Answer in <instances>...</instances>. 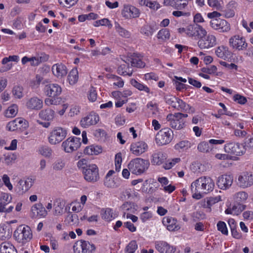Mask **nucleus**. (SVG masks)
Returning a JSON list of instances; mask_svg holds the SVG:
<instances>
[{
    "label": "nucleus",
    "mask_w": 253,
    "mask_h": 253,
    "mask_svg": "<svg viewBox=\"0 0 253 253\" xmlns=\"http://www.w3.org/2000/svg\"><path fill=\"white\" fill-rule=\"evenodd\" d=\"M214 187V181L211 177L201 176L191 184L190 190L192 197L197 200L200 199L204 194L212 191Z\"/></svg>",
    "instance_id": "obj_1"
},
{
    "label": "nucleus",
    "mask_w": 253,
    "mask_h": 253,
    "mask_svg": "<svg viewBox=\"0 0 253 253\" xmlns=\"http://www.w3.org/2000/svg\"><path fill=\"white\" fill-rule=\"evenodd\" d=\"M217 44L216 36L209 33L205 28L197 41V46L200 49H209L214 47Z\"/></svg>",
    "instance_id": "obj_2"
},
{
    "label": "nucleus",
    "mask_w": 253,
    "mask_h": 253,
    "mask_svg": "<svg viewBox=\"0 0 253 253\" xmlns=\"http://www.w3.org/2000/svg\"><path fill=\"white\" fill-rule=\"evenodd\" d=\"M205 28L198 24L191 23L185 27H180L177 29V32L189 38L198 40Z\"/></svg>",
    "instance_id": "obj_3"
},
{
    "label": "nucleus",
    "mask_w": 253,
    "mask_h": 253,
    "mask_svg": "<svg viewBox=\"0 0 253 253\" xmlns=\"http://www.w3.org/2000/svg\"><path fill=\"white\" fill-rule=\"evenodd\" d=\"M149 163L142 158H136L131 160L127 164V168L130 171L135 175H141L148 168Z\"/></svg>",
    "instance_id": "obj_4"
},
{
    "label": "nucleus",
    "mask_w": 253,
    "mask_h": 253,
    "mask_svg": "<svg viewBox=\"0 0 253 253\" xmlns=\"http://www.w3.org/2000/svg\"><path fill=\"white\" fill-rule=\"evenodd\" d=\"M67 131L61 126H55L49 132L47 139L49 144L56 145L60 144L66 137Z\"/></svg>",
    "instance_id": "obj_5"
},
{
    "label": "nucleus",
    "mask_w": 253,
    "mask_h": 253,
    "mask_svg": "<svg viewBox=\"0 0 253 253\" xmlns=\"http://www.w3.org/2000/svg\"><path fill=\"white\" fill-rule=\"evenodd\" d=\"M13 236L18 243L24 244L31 240L33 234L29 226L20 225L14 232Z\"/></svg>",
    "instance_id": "obj_6"
},
{
    "label": "nucleus",
    "mask_w": 253,
    "mask_h": 253,
    "mask_svg": "<svg viewBox=\"0 0 253 253\" xmlns=\"http://www.w3.org/2000/svg\"><path fill=\"white\" fill-rule=\"evenodd\" d=\"M81 146L80 138L71 136L62 142L61 147L65 153L71 154L78 150Z\"/></svg>",
    "instance_id": "obj_7"
},
{
    "label": "nucleus",
    "mask_w": 253,
    "mask_h": 253,
    "mask_svg": "<svg viewBox=\"0 0 253 253\" xmlns=\"http://www.w3.org/2000/svg\"><path fill=\"white\" fill-rule=\"evenodd\" d=\"M173 139V131L168 127L159 130L156 135L155 142L157 145L163 146L169 143Z\"/></svg>",
    "instance_id": "obj_8"
},
{
    "label": "nucleus",
    "mask_w": 253,
    "mask_h": 253,
    "mask_svg": "<svg viewBox=\"0 0 253 253\" xmlns=\"http://www.w3.org/2000/svg\"><path fill=\"white\" fill-rule=\"evenodd\" d=\"M229 45L234 50L244 51L248 47L246 39L242 36L235 35L229 39Z\"/></svg>",
    "instance_id": "obj_9"
},
{
    "label": "nucleus",
    "mask_w": 253,
    "mask_h": 253,
    "mask_svg": "<svg viewBox=\"0 0 253 253\" xmlns=\"http://www.w3.org/2000/svg\"><path fill=\"white\" fill-rule=\"evenodd\" d=\"M84 179L88 182H95L99 179V169L95 164H88L83 170Z\"/></svg>",
    "instance_id": "obj_10"
},
{
    "label": "nucleus",
    "mask_w": 253,
    "mask_h": 253,
    "mask_svg": "<svg viewBox=\"0 0 253 253\" xmlns=\"http://www.w3.org/2000/svg\"><path fill=\"white\" fill-rule=\"evenodd\" d=\"M166 102L174 108L177 110L186 111L188 108L192 109L190 106L186 104L181 99L171 95H167L165 97Z\"/></svg>",
    "instance_id": "obj_11"
},
{
    "label": "nucleus",
    "mask_w": 253,
    "mask_h": 253,
    "mask_svg": "<svg viewBox=\"0 0 253 253\" xmlns=\"http://www.w3.org/2000/svg\"><path fill=\"white\" fill-rule=\"evenodd\" d=\"M73 249L74 253H93L95 247L88 241L81 240L76 243Z\"/></svg>",
    "instance_id": "obj_12"
},
{
    "label": "nucleus",
    "mask_w": 253,
    "mask_h": 253,
    "mask_svg": "<svg viewBox=\"0 0 253 253\" xmlns=\"http://www.w3.org/2000/svg\"><path fill=\"white\" fill-rule=\"evenodd\" d=\"M121 14L126 19H131L138 17L140 14L139 9L129 4H125L121 10Z\"/></svg>",
    "instance_id": "obj_13"
},
{
    "label": "nucleus",
    "mask_w": 253,
    "mask_h": 253,
    "mask_svg": "<svg viewBox=\"0 0 253 253\" xmlns=\"http://www.w3.org/2000/svg\"><path fill=\"white\" fill-rule=\"evenodd\" d=\"M238 185L243 189L247 188L253 185V173L245 171L240 173L237 178Z\"/></svg>",
    "instance_id": "obj_14"
},
{
    "label": "nucleus",
    "mask_w": 253,
    "mask_h": 253,
    "mask_svg": "<svg viewBox=\"0 0 253 253\" xmlns=\"http://www.w3.org/2000/svg\"><path fill=\"white\" fill-rule=\"evenodd\" d=\"M149 146L144 141H139L133 142L130 146V151L136 156H141L148 150Z\"/></svg>",
    "instance_id": "obj_15"
},
{
    "label": "nucleus",
    "mask_w": 253,
    "mask_h": 253,
    "mask_svg": "<svg viewBox=\"0 0 253 253\" xmlns=\"http://www.w3.org/2000/svg\"><path fill=\"white\" fill-rule=\"evenodd\" d=\"M210 25L213 30L219 32L226 33L230 30V24L226 20L220 18L211 20Z\"/></svg>",
    "instance_id": "obj_16"
},
{
    "label": "nucleus",
    "mask_w": 253,
    "mask_h": 253,
    "mask_svg": "<svg viewBox=\"0 0 253 253\" xmlns=\"http://www.w3.org/2000/svg\"><path fill=\"white\" fill-rule=\"evenodd\" d=\"M224 150L228 153L236 155H241L245 153V146L239 143L230 142L226 144L224 147Z\"/></svg>",
    "instance_id": "obj_17"
},
{
    "label": "nucleus",
    "mask_w": 253,
    "mask_h": 253,
    "mask_svg": "<svg viewBox=\"0 0 253 253\" xmlns=\"http://www.w3.org/2000/svg\"><path fill=\"white\" fill-rule=\"evenodd\" d=\"M99 121V115L94 112H91L86 116L83 117L81 120L80 124L82 127L87 128L91 126L95 125Z\"/></svg>",
    "instance_id": "obj_18"
},
{
    "label": "nucleus",
    "mask_w": 253,
    "mask_h": 253,
    "mask_svg": "<svg viewBox=\"0 0 253 253\" xmlns=\"http://www.w3.org/2000/svg\"><path fill=\"white\" fill-rule=\"evenodd\" d=\"M233 179V176L231 174H222L218 177L216 184L219 189L223 190H227L232 186Z\"/></svg>",
    "instance_id": "obj_19"
},
{
    "label": "nucleus",
    "mask_w": 253,
    "mask_h": 253,
    "mask_svg": "<svg viewBox=\"0 0 253 253\" xmlns=\"http://www.w3.org/2000/svg\"><path fill=\"white\" fill-rule=\"evenodd\" d=\"M167 119L169 122L170 126L176 129H180L184 126V123L182 120V113H177L175 115L169 114Z\"/></svg>",
    "instance_id": "obj_20"
},
{
    "label": "nucleus",
    "mask_w": 253,
    "mask_h": 253,
    "mask_svg": "<svg viewBox=\"0 0 253 253\" xmlns=\"http://www.w3.org/2000/svg\"><path fill=\"white\" fill-rule=\"evenodd\" d=\"M44 94L48 97H57L62 92V88L57 84H49L43 89Z\"/></svg>",
    "instance_id": "obj_21"
},
{
    "label": "nucleus",
    "mask_w": 253,
    "mask_h": 253,
    "mask_svg": "<svg viewBox=\"0 0 253 253\" xmlns=\"http://www.w3.org/2000/svg\"><path fill=\"white\" fill-rule=\"evenodd\" d=\"M34 183V179L32 177H27L20 179L17 184V192L19 194H24L29 190Z\"/></svg>",
    "instance_id": "obj_22"
},
{
    "label": "nucleus",
    "mask_w": 253,
    "mask_h": 253,
    "mask_svg": "<svg viewBox=\"0 0 253 253\" xmlns=\"http://www.w3.org/2000/svg\"><path fill=\"white\" fill-rule=\"evenodd\" d=\"M156 249L160 253H174L176 248L164 241H158L155 243Z\"/></svg>",
    "instance_id": "obj_23"
},
{
    "label": "nucleus",
    "mask_w": 253,
    "mask_h": 253,
    "mask_svg": "<svg viewBox=\"0 0 253 253\" xmlns=\"http://www.w3.org/2000/svg\"><path fill=\"white\" fill-rule=\"evenodd\" d=\"M31 212L34 217L40 218H45L48 212L42 204L39 203L34 204L31 208Z\"/></svg>",
    "instance_id": "obj_24"
},
{
    "label": "nucleus",
    "mask_w": 253,
    "mask_h": 253,
    "mask_svg": "<svg viewBox=\"0 0 253 253\" xmlns=\"http://www.w3.org/2000/svg\"><path fill=\"white\" fill-rule=\"evenodd\" d=\"M120 209L123 212V216L125 217L127 214L135 213L138 210V205L132 202H124L121 206Z\"/></svg>",
    "instance_id": "obj_25"
},
{
    "label": "nucleus",
    "mask_w": 253,
    "mask_h": 253,
    "mask_svg": "<svg viewBox=\"0 0 253 253\" xmlns=\"http://www.w3.org/2000/svg\"><path fill=\"white\" fill-rule=\"evenodd\" d=\"M52 72L54 76L58 79H62L67 75V69L63 64L58 63L52 66Z\"/></svg>",
    "instance_id": "obj_26"
},
{
    "label": "nucleus",
    "mask_w": 253,
    "mask_h": 253,
    "mask_svg": "<svg viewBox=\"0 0 253 253\" xmlns=\"http://www.w3.org/2000/svg\"><path fill=\"white\" fill-rule=\"evenodd\" d=\"M162 223L169 231H177L180 228L177 220L172 217H164L163 218Z\"/></svg>",
    "instance_id": "obj_27"
},
{
    "label": "nucleus",
    "mask_w": 253,
    "mask_h": 253,
    "mask_svg": "<svg viewBox=\"0 0 253 253\" xmlns=\"http://www.w3.org/2000/svg\"><path fill=\"white\" fill-rule=\"evenodd\" d=\"M163 3L165 6H170L175 9L182 10L187 7L188 1L187 0H164Z\"/></svg>",
    "instance_id": "obj_28"
},
{
    "label": "nucleus",
    "mask_w": 253,
    "mask_h": 253,
    "mask_svg": "<svg viewBox=\"0 0 253 253\" xmlns=\"http://www.w3.org/2000/svg\"><path fill=\"white\" fill-rule=\"evenodd\" d=\"M127 57L123 61V63L121 64L118 68V73L122 76H131L133 72V68L130 65V63H128Z\"/></svg>",
    "instance_id": "obj_29"
},
{
    "label": "nucleus",
    "mask_w": 253,
    "mask_h": 253,
    "mask_svg": "<svg viewBox=\"0 0 253 253\" xmlns=\"http://www.w3.org/2000/svg\"><path fill=\"white\" fill-rule=\"evenodd\" d=\"M233 200L236 204H244L249 201V195L248 192L240 191L233 195Z\"/></svg>",
    "instance_id": "obj_30"
},
{
    "label": "nucleus",
    "mask_w": 253,
    "mask_h": 253,
    "mask_svg": "<svg viewBox=\"0 0 253 253\" xmlns=\"http://www.w3.org/2000/svg\"><path fill=\"white\" fill-rule=\"evenodd\" d=\"M215 55L220 59L226 60L230 55L229 48L224 45H220L214 48Z\"/></svg>",
    "instance_id": "obj_31"
},
{
    "label": "nucleus",
    "mask_w": 253,
    "mask_h": 253,
    "mask_svg": "<svg viewBox=\"0 0 253 253\" xmlns=\"http://www.w3.org/2000/svg\"><path fill=\"white\" fill-rule=\"evenodd\" d=\"M42 100L37 97L30 98L26 103L27 107L32 110L40 109L42 107Z\"/></svg>",
    "instance_id": "obj_32"
},
{
    "label": "nucleus",
    "mask_w": 253,
    "mask_h": 253,
    "mask_svg": "<svg viewBox=\"0 0 253 253\" xmlns=\"http://www.w3.org/2000/svg\"><path fill=\"white\" fill-rule=\"evenodd\" d=\"M139 197V194L133 189L130 188L126 189L123 191L120 195V199L122 200H135Z\"/></svg>",
    "instance_id": "obj_33"
},
{
    "label": "nucleus",
    "mask_w": 253,
    "mask_h": 253,
    "mask_svg": "<svg viewBox=\"0 0 253 253\" xmlns=\"http://www.w3.org/2000/svg\"><path fill=\"white\" fill-rule=\"evenodd\" d=\"M12 229L10 226L5 224H0V240L9 239L12 235Z\"/></svg>",
    "instance_id": "obj_34"
},
{
    "label": "nucleus",
    "mask_w": 253,
    "mask_h": 253,
    "mask_svg": "<svg viewBox=\"0 0 253 253\" xmlns=\"http://www.w3.org/2000/svg\"><path fill=\"white\" fill-rule=\"evenodd\" d=\"M55 116V112L54 110L51 108L42 110L39 113V116L42 119L47 121H52Z\"/></svg>",
    "instance_id": "obj_35"
},
{
    "label": "nucleus",
    "mask_w": 253,
    "mask_h": 253,
    "mask_svg": "<svg viewBox=\"0 0 253 253\" xmlns=\"http://www.w3.org/2000/svg\"><path fill=\"white\" fill-rule=\"evenodd\" d=\"M246 208V206L244 204H236V205H234L232 207L227 209L225 211V212L227 214L237 215L245 210Z\"/></svg>",
    "instance_id": "obj_36"
},
{
    "label": "nucleus",
    "mask_w": 253,
    "mask_h": 253,
    "mask_svg": "<svg viewBox=\"0 0 253 253\" xmlns=\"http://www.w3.org/2000/svg\"><path fill=\"white\" fill-rule=\"evenodd\" d=\"M101 218L107 222H110L116 217L114 211L110 208L103 209L101 211Z\"/></svg>",
    "instance_id": "obj_37"
},
{
    "label": "nucleus",
    "mask_w": 253,
    "mask_h": 253,
    "mask_svg": "<svg viewBox=\"0 0 253 253\" xmlns=\"http://www.w3.org/2000/svg\"><path fill=\"white\" fill-rule=\"evenodd\" d=\"M18 112V107L16 104H13L8 107L4 111V117L8 119L15 117Z\"/></svg>",
    "instance_id": "obj_38"
},
{
    "label": "nucleus",
    "mask_w": 253,
    "mask_h": 253,
    "mask_svg": "<svg viewBox=\"0 0 253 253\" xmlns=\"http://www.w3.org/2000/svg\"><path fill=\"white\" fill-rule=\"evenodd\" d=\"M114 24L116 32L119 36L126 39L131 37V34L129 31L122 27L118 22H115Z\"/></svg>",
    "instance_id": "obj_39"
},
{
    "label": "nucleus",
    "mask_w": 253,
    "mask_h": 253,
    "mask_svg": "<svg viewBox=\"0 0 253 253\" xmlns=\"http://www.w3.org/2000/svg\"><path fill=\"white\" fill-rule=\"evenodd\" d=\"M102 151L101 147L96 145H91L86 147L84 152L85 154L88 155H97L101 153Z\"/></svg>",
    "instance_id": "obj_40"
},
{
    "label": "nucleus",
    "mask_w": 253,
    "mask_h": 253,
    "mask_svg": "<svg viewBox=\"0 0 253 253\" xmlns=\"http://www.w3.org/2000/svg\"><path fill=\"white\" fill-rule=\"evenodd\" d=\"M127 61H128V63H130L132 67L143 68L145 66V63L135 55L128 56Z\"/></svg>",
    "instance_id": "obj_41"
},
{
    "label": "nucleus",
    "mask_w": 253,
    "mask_h": 253,
    "mask_svg": "<svg viewBox=\"0 0 253 253\" xmlns=\"http://www.w3.org/2000/svg\"><path fill=\"white\" fill-rule=\"evenodd\" d=\"M64 204L59 199L54 202L53 213L55 215H61L63 213Z\"/></svg>",
    "instance_id": "obj_42"
},
{
    "label": "nucleus",
    "mask_w": 253,
    "mask_h": 253,
    "mask_svg": "<svg viewBox=\"0 0 253 253\" xmlns=\"http://www.w3.org/2000/svg\"><path fill=\"white\" fill-rule=\"evenodd\" d=\"M138 3L141 6H146L155 10L160 8V4L156 1H151L150 0H138Z\"/></svg>",
    "instance_id": "obj_43"
},
{
    "label": "nucleus",
    "mask_w": 253,
    "mask_h": 253,
    "mask_svg": "<svg viewBox=\"0 0 253 253\" xmlns=\"http://www.w3.org/2000/svg\"><path fill=\"white\" fill-rule=\"evenodd\" d=\"M165 156L161 152L154 153L152 156L151 163L154 165H160L165 159Z\"/></svg>",
    "instance_id": "obj_44"
},
{
    "label": "nucleus",
    "mask_w": 253,
    "mask_h": 253,
    "mask_svg": "<svg viewBox=\"0 0 253 253\" xmlns=\"http://www.w3.org/2000/svg\"><path fill=\"white\" fill-rule=\"evenodd\" d=\"M1 253H17L15 247L9 242H4L0 246Z\"/></svg>",
    "instance_id": "obj_45"
},
{
    "label": "nucleus",
    "mask_w": 253,
    "mask_h": 253,
    "mask_svg": "<svg viewBox=\"0 0 253 253\" xmlns=\"http://www.w3.org/2000/svg\"><path fill=\"white\" fill-rule=\"evenodd\" d=\"M130 82L131 84L138 90L144 91L147 94L150 93V89L145 84L138 82L133 79H131Z\"/></svg>",
    "instance_id": "obj_46"
},
{
    "label": "nucleus",
    "mask_w": 253,
    "mask_h": 253,
    "mask_svg": "<svg viewBox=\"0 0 253 253\" xmlns=\"http://www.w3.org/2000/svg\"><path fill=\"white\" fill-rule=\"evenodd\" d=\"M192 146V144L191 142L187 140H182L176 143L174 145V148L178 151H184L190 148Z\"/></svg>",
    "instance_id": "obj_47"
},
{
    "label": "nucleus",
    "mask_w": 253,
    "mask_h": 253,
    "mask_svg": "<svg viewBox=\"0 0 253 253\" xmlns=\"http://www.w3.org/2000/svg\"><path fill=\"white\" fill-rule=\"evenodd\" d=\"M12 195L7 193L1 192L0 193V207L6 206L11 202Z\"/></svg>",
    "instance_id": "obj_48"
},
{
    "label": "nucleus",
    "mask_w": 253,
    "mask_h": 253,
    "mask_svg": "<svg viewBox=\"0 0 253 253\" xmlns=\"http://www.w3.org/2000/svg\"><path fill=\"white\" fill-rule=\"evenodd\" d=\"M156 36L160 42H165L169 39L170 34L168 29H162L158 32Z\"/></svg>",
    "instance_id": "obj_49"
},
{
    "label": "nucleus",
    "mask_w": 253,
    "mask_h": 253,
    "mask_svg": "<svg viewBox=\"0 0 253 253\" xmlns=\"http://www.w3.org/2000/svg\"><path fill=\"white\" fill-rule=\"evenodd\" d=\"M79 78L78 71L77 69H73L69 73L68 76V81L71 85H74L77 83Z\"/></svg>",
    "instance_id": "obj_50"
},
{
    "label": "nucleus",
    "mask_w": 253,
    "mask_h": 253,
    "mask_svg": "<svg viewBox=\"0 0 253 253\" xmlns=\"http://www.w3.org/2000/svg\"><path fill=\"white\" fill-rule=\"evenodd\" d=\"M155 31L152 27L148 24L144 25L140 29V33L145 37H151Z\"/></svg>",
    "instance_id": "obj_51"
},
{
    "label": "nucleus",
    "mask_w": 253,
    "mask_h": 253,
    "mask_svg": "<svg viewBox=\"0 0 253 253\" xmlns=\"http://www.w3.org/2000/svg\"><path fill=\"white\" fill-rule=\"evenodd\" d=\"M38 153L44 157L50 158L52 155V150L47 146H42L39 148Z\"/></svg>",
    "instance_id": "obj_52"
},
{
    "label": "nucleus",
    "mask_w": 253,
    "mask_h": 253,
    "mask_svg": "<svg viewBox=\"0 0 253 253\" xmlns=\"http://www.w3.org/2000/svg\"><path fill=\"white\" fill-rule=\"evenodd\" d=\"M208 5L217 10H221L223 8V1L222 0H208Z\"/></svg>",
    "instance_id": "obj_53"
},
{
    "label": "nucleus",
    "mask_w": 253,
    "mask_h": 253,
    "mask_svg": "<svg viewBox=\"0 0 253 253\" xmlns=\"http://www.w3.org/2000/svg\"><path fill=\"white\" fill-rule=\"evenodd\" d=\"M61 98L57 97H48L44 99V104L47 106L58 105L60 104Z\"/></svg>",
    "instance_id": "obj_54"
},
{
    "label": "nucleus",
    "mask_w": 253,
    "mask_h": 253,
    "mask_svg": "<svg viewBox=\"0 0 253 253\" xmlns=\"http://www.w3.org/2000/svg\"><path fill=\"white\" fill-rule=\"evenodd\" d=\"M4 156V162L7 166L12 165L17 159V155L15 153H8Z\"/></svg>",
    "instance_id": "obj_55"
},
{
    "label": "nucleus",
    "mask_w": 253,
    "mask_h": 253,
    "mask_svg": "<svg viewBox=\"0 0 253 253\" xmlns=\"http://www.w3.org/2000/svg\"><path fill=\"white\" fill-rule=\"evenodd\" d=\"M148 112L153 116H156L159 113L158 105L157 103L152 101L149 102L147 104Z\"/></svg>",
    "instance_id": "obj_56"
},
{
    "label": "nucleus",
    "mask_w": 253,
    "mask_h": 253,
    "mask_svg": "<svg viewBox=\"0 0 253 253\" xmlns=\"http://www.w3.org/2000/svg\"><path fill=\"white\" fill-rule=\"evenodd\" d=\"M153 213L151 211H144L139 215V218L142 223H146L152 219Z\"/></svg>",
    "instance_id": "obj_57"
},
{
    "label": "nucleus",
    "mask_w": 253,
    "mask_h": 253,
    "mask_svg": "<svg viewBox=\"0 0 253 253\" xmlns=\"http://www.w3.org/2000/svg\"><path fill=\"white\" fill-rule=\"evenodd\" d=\"M18 128L17 118L9 122L6 126V129L9 131H14Z\"/></svg>",
    "instance_id": "obj_58"
},
{
    "label": "nucleus",
    "mask_w": 253,
    "mask_h": 253,
    "mask_svg": "<svg viewBox=\"0 0 253 253\" xmlns=\"http://www.w3.org/2000/svg\"><path fill=\"white\" fill-rule=\"evenodd\" d=\"M137 247L136 242L135 241H131L126 246L125 253H134Z\"/></svg>",
    "instance_id": "obj_59"
},
{
    "label": "nucleus",
    "mask_w": 253,
    "mask_h": 253,
    "mask_svg": "<svg viewBox=\"0 0 253 253\" xmlns=\"http://www.w3.org/2000/svg\"><path fill=\"white\" fill-rule=\"evenodd\" d=\"M70 205L72 207V211L75 212L81 211L84 207L79 201H74L71 202Z\"/></svg>",
    "instance_id": "obj_60"
},
{
    "label": "nucleus",
    "mask_w": 253,
    "mask_h": 253,
    "mask_svg": "<svg viewBox=\"0 0 253 253\" xmlns=\"http://www.w3.org/2000/svg\"><path fill=\"white\" fill-rule=\"evenodd\" d=\"M24 21V17L23 16H19L16 18L13 23V28L20 30L23 27V22Z\"/></svg>",
    "instance_id": "obj_61"
},
{
    "label": "nucleus",
    "mask_w": 253,
    "mask_h": 253,
    "mask_svg": "<svg viewBox=\"0 0 253 253\" xmlns=\"http://www.w3.org/2000/svg\"><path fill=\"white\" fill-rule=\"evenodd\" d=\"M65 166L64 160L58 159L53 164V169L55 170H60L63 169Z\"/></svg>",
    "instance_id": "obj_62"
},
{
    "label": "nucleus",
    "mask_w": 253,
    "mask_h": 253,
    "mask_svg": "<svg viewBox=\"0 0 253 253\" xmlns=\"http://www.w3.org/2000/svg\"><path fill=\"white\" fill-rule=\"evenodd\" d=\"M110 78L112 79L113 81L114 85L120 88L123 87L124 82L121 77L115 75H111Z\"/></svg>",
    "instance_id": "obj_63"
},
{
    "label": "nucleus",
    "mask_w": 253,
    "mask_h": 253,
    "mask_svg": "<svg viewBox=\"0 0 253 253\" xmlns=\"http://www.w3.org/2000/svg\"><path fill=\"white\" fill-rule=\"evenodd\" d=\"M180 161L179 158H175L172 160H169L164 165V168L166 169H169L172 168L175 164Z\"/></svg>",
    "instance_id": "obj_64"
}]
</instances>
